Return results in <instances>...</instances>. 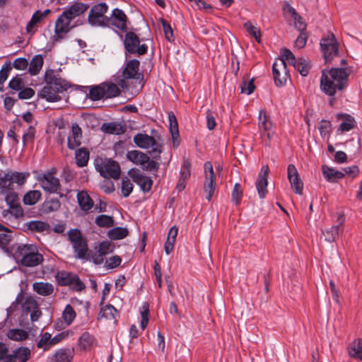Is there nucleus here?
Instances as JSON below:
<instances>
[{"label": "nucleus", "instance_id": "obj_48", "mask_svg": "<svg viewBox=\"0 0 362 362\" xmlns=\"http://www.w3.org/2000/svg\"><path fill=\"white\" fill-rule=\"evenodd\" d=\"M7 337L13 341H23L28 339V333L21 329H11L8 332Z\"/></svg>", "mask_w": 362, "mask_h": 362}, {"label": "nucleus", "instance_id": "obj_15", "mask_svg": "<svg viewBox=\"0 0 362 362\" xmlns=\"http://www.w3.org/2000/svg\"><path fill=\"white\" fill-rule=\"evenodd\" d=\"M69 19L64 13H62L56 21L54 28V41H59L64 38L71 29Z\"/></svg>", "mask_w": 362, "mask_h": 362}, {"label": "nucleus", "instance_id": "obj_20", "mask_svg": "<svg viewBox=\"0 0 362 362\" xmlns=\"http://www.w3.org/2000/svg\"><path fill=\"white\" fill-rule=\"evenodd\" d=\"M322 51L326 62L331 60L338 53V47L334 36L323 39L320 42Z\"/></svg>", "mask_w": 362, "mask_h": 362}, {"label": "nucleus", "instance_id": "obj_57", "mask_svg": "<svg viewBox=\"0 0 362 362\" xmlns=\"http://www.w3.org/2000/svg\"><path fill=\"white\" fill-rule=\"evenodd\" d=\"M98 250L105 256L113 252L114 246L110 241H103L100 243Z\"/></svg>", "mask_w": 362, "mask_h": 362}, {"label": "nucleus", "instance_id": "obj_1", "mask_svg": "<svg viewBox=\"0 0 362 362\" xmlns=\"http://www.w3.org/2000/svg\"><path fill=\"white\" fill-rule=\"evenodd\" d=\"M351 70L349 68H332L323 70L320 79L322 90L329 96H333L337 90L344 89L348 81Z\"/></svg>", "mask_w": 362, "mask_h": 362}, {"label": "nucleus", "instance_id": "obj_8", "mask_svg": "<svg viewBox=\"0 0 362 362\" xmlns=\"http://www.w3.org/2000/svg\"><path fill=\"white\" fill-rule=\"evenodd\" d=\"M108 6L105 3L94 5L90 10L88 16L89 24L93 26L105 27L110 25L109 18L105 16Z\"/></svg>", "mask_w": 362, "mask_h": 362}, {"label": "nucleus", "instance_id": "obj_9", "mask_svg": "<svg viewBox=\"0 0 362 362\" xmlns=\"http://www.w3.org/2000/svg\"><path fill=\"white\" fill-rule=\"evenodd\" d=\"M204 182L203 189L205 198L207 202L213 201V197L216 195V176L211 162H206L204 165Z\"/></svg>", "mask_w": 362, "mask_h": 362}, {"label": "nucleus", "instance_id": "obj_40", "mask_svg": "<svg viewBox=\"0 0 362 362\" xmlns=\"http://www.w3.org/2000/svg\"><path fill=\"white\" fill-rule=\"evenodd\" d=\"M12 355L15 361L27 362L30 358V350L28 347L21 346L13 351Z\"/></svg>", "mask_w": 362, "mask_h": 362}, {"label": "nucleus", "instance_id": "obj_47", "mask_svg": "<svg viewBox=\"0 0 362 362\" xmlns=\"http://www.w3.org/2000/svg\"><path fill=\"white\" fill-rule=\"evenodd\" d=\"M8 175H10V179L11 180L12 185L13 183H16L18 185H23L27 180V178L29 177L30 174L28 173H19V172H13V171H7Z\"/></svg>", "mask_w": 362, "mask_h": 362}, {"label": "nucleus", "instance_id": "obj_56", "mask_svg": "<svg viewBox=\"0 0 362 362\" xmlns=\"http://www.w3.org/2000/svg\"><path fill=\"white\" fill-rule=\"evenodd\" d=\"M74 332L69 329L58 333L54 337H52L53 346L66 339L69 336H72Z\"/></svg>", "mask_w": 362, "mask_h": 362}, {"label": "nucleus", "instance_id": "obj_36", "mask_svg": "<svg viewBox=\"0 0 362 362\" xmlns=\"http://www.w3.org/2000/svg\"><path fill=\"white\" fill-rule=\"evenodd\" d=\"M43 58L42 55L37 54L33 57L30 61L28 72L31 76H35L39 74L43 66Z\"/></svg>", "mask_w": 362, "mask_h": 362}, {"label": "nucleus", "instance_id": "obj_30", "mask_svg": "<svg viewBox=\"0 0 362 362\" xmlns=\"http://www.w3.org/2000/svg\"><path fill=\"white\" fill-rule=\"evenodd\" d=\"M349 356L362 361V339H354L347 347Z\"/></svg>", "mask_w": 362, "mask_h": 362}, {"label": "nucleus", "instance_id": "obj_17", "mask_svg": "<svg viewBox=\"0 0 362 362\" xmlns=\"http://www.w3.org/2000/svg\"><path fill=\"white\" fill-rule=\"evenodd\" d=\"M45 80L46 84L52 88V89L58 93L66 90L69 87V85L65 80L57 77L52 71L50 73H46Z\"/></svg>", "mask_w": 362, "mask_h": 362}, {"label": "nucleus", "instance_id": "obj_61", "mask_svg": "<svg viewBox=\"0 0 362 362\" xmlns=\"http://www.w3.org/2000/svg\"><path fill=\"white\" fill-rule=\"evenodd\" d=\"M319 130L320 135L323 137L326 136H329L331 131V123L327 120H322L320 122Z\"/></svg>", "mask_w": 362, "mask_h": 362}, {"label": "nucleus", "instance_id": "obj_22", "mask_svg": "<svg viewBox=\"0 0 362 362\" xmlns=\"http://www.w3.org/2000/svg\"><path fill=\"white\" fill-rule=\"evenodd\" d=\"M259 128L261 132H264L262 136H267L268 141H270L274 135V132L272 131V123L264 110L259 111Z\"/></svg>", "mask_w": 362, "mask_h": 362}, {"label": "nucleus", "instance_id": "obj_2", "mask_svg": "<svg viewBox=\"0 0 362 362\" xmlns=\"http://www.w3.org/2000/svg\"><path fill=\"white\" fill-rule=\"evenodd\" d=\"M13 256L16 262L25 267H34L42 264L44 257L33 244H17L13 247Z\"/></svg>", "mask_w": 362, "mask_h": 362}, {"label": "nucleus", "instance_id": "obj_37", "mask_svg": "<svg viewBox=\"0 0 362 362\" xmlns=\"http://www.w3.org/2000/svg\"><path fill=\"white\" fill-rule=\"evenodd\" d=\"M40 96L48 102H57L61 100L59 93L47 84L41 90Z\"/></svg>", "mask_w": 362, "mask_h": 362}, {"label": "nucleus", "instance_id": "obj_34", "mask_svg": "<svg viewBox=\"0 0 362 362\" xmlns=\"http://www.w3.org/2000/svg\"><path fill=\"white\" fill-rule=\"evenodd\" d=\"M89 151L86 148H80L75 152V160L78 167L86 166L89 160Z\"/></svg>", "mask_w": 362, "mask_h": 362}, {"label": "nucleus", "instance_id": "obj_62", "mask_svg": "<svg viewBox=\"0 0 362 362\" xmlns=\"http://www.w3.org/2000/svg\"><path fill=\"white\" fill-rule=\"evenodd\" d=\"M12 67L10 62L5 63L0 70V84H3L7 79Z\"/></svg>", "mask_w": 362, "mask_h": 362}, {"label": "nucleus", "instance_id": "obj_59", "mask_svg": "<svg viewBox=\"0 0 362 362\" xmlns=\"http://www.w3.org/2000/svg\"><path fill=\"white\" fill-rule=\"evenodd\" d=\"M24 299V296L22 291H21L16 296L15 301L7 308L8 315H11L15 310L18 309V305L22 303Z\"/></svg>", "mask_w": 362, "mask_h": 362}, {"label": "nucleus", "instance_id": "obj_63", "mask_svg": "<svg viewBox=\"0 0 362 362\" xmlns=\"http://www.w3.org/2000/svg\"><path fill=\"white\" fill-rule=\"evenodd\" d=\"M241 93H246L247 95H250L255 90V86L254 85L253 80L251 79L250 81H243L241 86Z\"/></svg>", "mask_w": 362, "mask_h": 362}, {"label": "nucleus", "instance_id": "obj_3", "mask_svg": "<svg viewBox=\"0 0 362 362\" xmlns=\"http://www.w3.org/2000/svg\"><path fill=\"white\" fill-rule=\"evenodd\" d=\"M88 88H89L88 98L93 101L115 98L121 93L119 87L112 82H104Z\"/></svg>", "mask_w": 362, "mask_h": 362}, {"label": "nucleus", "instance_id": "obj_60", "mask_svg": "<svg viewBox=\"0 0 362 362\" xmlns=\"http://www.w3.org/2000/svg\"><path fill=\"white\" fill-rule=\"evenodd\" d=\"M279 59H284V62H288L293 66L298 60L294 56V54L288 49H284L282 50L281 58Z\"/></svg>", "mask_w": 362, "mask_h": 362}, {"label": "nucleus", "instance_id": "obj_7", "mask_svg": "<svg viewBox=\"0 0 362 362\" xmlns=\"http://www.w3.org/2000/svg\"><path fill=\"white\" fill-rule=\"evenodd\" d=\"M36 180L40 183L44 190L50 193H56L60 187L59 180L54 176L55 170H50L44 173L34 171Z\"/></svg>", "mask_w": 362, "mask_h": 362}, {"label": "nucleus", "instance_id": "obj_24", "mask_svg": "<svg viewBox=\"0 0 362 362\" xmlns=\"http://www.w3.org/2000/svg\"><path fill=\"white\" fill-rule=\"evenodd\" d=\"M88 8L89 6L87 4L75 2L67 7L62 13L72 21L75 18L85 13Z\"/></svg>", "mask_w": 362, "mask_h": 362}, {"label": "nucleus", "instance_id": "obj_53", "mask_svg": "<svg viewBox=\"0 0 362 362\" xmlns=\"http://www.w3.org/2000/svg\"><path fill=\"white\" fill-rule=\"evenodd\" d=\"M9 176L8 172H6L4 175L0 177V192L1 193L12 189L13 185Z\"/></svg>", "mask_w": 362, "mask_h": 362}, {"label": "nucleus", "instance_id": "obj_33", "mask_svg": "<svg viewBox=\"0 0 362 362\" xmlns=\"http://www.w3.org/2000/svg\"><path fill=\"white\" fill-rule=\"evenodd\" d=\"M33 288L37 294L43 296H50L54 292L53 285L48 282H35Z\"/></svg>", "mask_w": 362, "mask_h": 362}, {"label": "nucleus", "instance_id": "obj_19", "mask_svg": "<svg viewBox=\"0 0 362 362\" xmlns=\"http://www.w3.org/2000/svg\"><path fill=\"white\" fill-rule=\"evenodd\" d=\"M287 175L293 190L296 194H300L303 191V183L300 179L298 170L293 164L288 165Z\"/></svg>", "mask_w": 362, "mask_h": 362}, {"label": "nucleus", "instance_id": "obj_14", "mask_svg": "<svg viewBox=\"0 0 362 362\" xmlns=\"http://www.w3.org/2000/svg\"><path fill=\"white\" fill-rule=\"evenodd\" d=\"M336 226L322 230V233L325 235V240L329 243L336 241L338 238L339 235L344 231L343 225L345 222V215L344 211H339L337 213Z\"/></svg>", "mask_w": 362, "mask_h": 362}, {"label": "nucleus", "instance_id": "obj_4", "mask_svg": "<svg viewBox=\"0 0 362 362\" xmlns=\"http://www.w3.org/2000/svg\"><path fill=\"white\" fill-rule=\"evenodd\" d=\"M68 240L71 243L76 257L78 259L88 260L89 252L87 240L78 228L70 229L67 233Z\"/></svg>", "mask_w": 362, "mask_h": 362}, {"label": "nucleus", "instance_id": "obj_52", "mask_svg": "<svg viewBox=\"0 0 362 362\" xmlns=\"http://www.w3.org/2000/svg\"><path fill=\"white\" fill-rule=\"evenodd\" d=\"M191 163L188 158H184L180 169V178L188 180L191 175Z\"/></svg>", "mask_w": 362, "mask_h": 362}, {"label": "nucleus", "instance_id": "obj_38", "mask_svg": "<svg viewBox=\"0 0 362 362\" xmlns=\"http://www.w3.org/2000/svg\"><path fill=\"white\" fill-rule=\"evenodd\" d=\"M27 228L31 232L44 233L49 232L50 226L47 223L44 221H31L28 223Z\"/></svg>", "mask_w": 362, "mask_h": 362}, {"label": "nucleus", "instance_id": "obj_39", "mask_svg": "<svg viewBox=\"0 0 362 362\" xmlns=\"http://www.w3.org/2000/svg\"><path fill=\"white\" fill-rule=\"evenodd\" d=\"M102 129L106 133L119 135L125 132V127L119 122H110L103 124Z\"/></svg>", "mask_w": 362, "mask_h": 362}, {"label": "nucleus", "instance_id": "obj_55", "mask_svg": "<svg viewBox=\"0 0 362 362\" xmlns=\"http://www.w3.org/2000/svg\"><path fill=\"white\" fill-rule=\"evenodd\" d=\"M35 137V129L33 126H30L23 135V145L33 144Z\"/></svg>", "mask_w": 362, "mask_h": 362}, {"label": "nucleus", "instance_id": "obj_49", "mask_svg": "<svg viewBox=\"0 0 362 362\" xmlns=\"http://www.w3.org/2000/svg\"><path fill=\"white\" fill-rule=\"evenodd\" d=\"M62 317L65 323L70 325L76 317V310L70 304H68L63 311Z\"/></svg>", "mask_w": 362, "mask_h": 362}, {"label": "nucleus", "instance_id": "obj_27", "mask_svg": "<svg viewBox=\"0 0 362 362\" xmlns=\"http://www.w3.org/2000/svg\"><path fill=\"white\" fill-rule=\"evenodd\" d=\"M8 209H4L2 216L7 221H13L23 217L24 211L21 205H8Z\"/></svg>", "mask_w": 362, "mask_h": 362}, {"label": "nucleus", "instance_id": "obj_58", "mask_svg": "<svg viewBox=\"0 0 362 362\" xmlns=\"http://www.w3.org/2000/svg\"><path fill=\"white\" fill-rule=\"evenodd\" d=\"M244 27L252 36H253L257 42L260 41V30L255 26H254L250 21L245 22L244 23Z\"/></svg>", "mask_w": 362, "mask_h": 362}, {"label": "nucleus", "instance_id": "obj_43", "mask_svg": "<svg viewBox=\"0 0 362 362\" xmlns=\"http://www.w3.org/2000/svg\"><path fill=\"white\" fill-rule=\"evenodd\" d=\"M168 120L170 124V131L173 139V144L175 146H177L178 144H176L175 139L179 135L178 124L176 117L173 112H168Z\"/></svg>", "mask_w": 362, "mask_h": 362}, {"label": "nucleus", "instance_id": "obj_35", "mask_svg": "<svg viewBox=\"0 0 362 362\" xmlns=\"http://www.w3.org/2000/svg\"><path fill=\"white\" fill-rule=\"evenodd\" d=\"M117 313V310L112 305L108 303L100 308L98 319L105 318L110 320H116Z\"/></svg>", "mask_w": 362, "mask_h": 362}, {"label": "nucleus", "instance_id": "obj_50", "mask_svg": "<svg viewBox=\"0 0 362 362\" xmlns=\"http://www.w3.org/2000/svg\"><path fill=\"white\" fill-rule=\"evenodd\" d=\"M95 223L99 227L110 228L114 226L115 221L112 216L102 214L96 217Z\"/></svg>", "mask_w": 362, "mask_h": 362}, {"label": "nucleus", "instance_id": "obj_54", "mask_svg": "<svg viewBox=\"0 0 362 362\" xmlns=\"http://www.w3.org/2000/svg\"><path fill=\"white\" fill-rule=\"evenodd\" d=\"M39 306L37 301L33 297H27L24 302L22 303V308L26 313H30L31 310L37 308Z\"/></svg>", "mask_w": 362, "mask_h": 362}, {"label": "nucleus", "instance_id": "obj_41", "mask_svg": "<svg viewBox=\"0 0 362 362\" xmlns=\"http://www.w3.org/2000/svg\"><path fill=\"white\" fill-rule=\"evenodd\" d=\"M78 313H83L85 315H88L90 303L88 301H83L76 298H72L71 299L70 304Z\"/></svg>", "mask_w": 362, "mask_h": 362}, {"label": "nucleus", "instance_id": "obj_42", "mask_svg": "<svg viewBox=\"0 0 362 362\" xmlns=\"http://www.w3.org/2000/svg\"><path fill=\"white\" fill-rule=\"evenodd\" d=\"M11 240V231L0 224V247L7 251V247Z\"/></svg>", "mask_w": 362, "mask_h": 362}, {"label": "nucleus", "instance_id": "obj_16", "mask_svg": "<svg viewBox=\"0 0 362 362\" xmlns=\"http://www.w3.org/2000/svg\"><path fill=\"white\" fill-rule=\"evenodd\" d=\"M269 173V166L267 165H263L255 182L256 189L258 195L261 199L264 198L268 193L267 186Z\"/></svg>", "mask_w": 362, "mask_h": 362}, {"label": "nucleus", "instance_id": "obj_46", "mask_svg": "<svg viewBox=\"0 0 362 362\" xmlns=\"http://www.w3.org/2000/svg\"><path fill=\"white\" fill-rule=\"evenodd\" d=\"M296 69L303 76H306L310 71V65L308 60L303 58H298L295 64L293 65Z\"/></svg>", "mask_w": 362, "mask_h": 362}, {"label": "nucleus", "instance_id": "obj_13", "mask_svg": "<svg viewBox=\"0 0 362 362\" xmlns=\"http://www.w3.org/2000/svg\"><path fill=\"white\" fill-rule=\"evenodd\" d=\"M274 83L277 86H283L289 78L288 70L284 59H276L272 66Z\"/></svg>", "mask_w": 362, "mask_h": 362}, {"label": "nucleus", "instance_id": "obj_26", "mask_svg": "<svg viewBox=\"0 0 362 362\" xmlns=\"http://www.w3.org/2000/svg\"><path fill=\"white\" fill-rule=\"evenodd\" d=\"M51 13L49 9H45L44 11H37L32 16L31 19L28 23L25 30L28 33H33L36 30L37 25Z\"/></svg>", "mask_w": 362, "mask_h": 362}, {"label": "nucleus", "instance_id": "obj_28", "mask_svg": "<svg viewBox=\"0 0 362 362\" xmlns=\"http://www.w3.org/2000/svg\"><path fill=\"white\" fill-rule=\"evenodd\" d=\"M96 344L97 340L95 337L88 332L82 333L78 339V345L83 351L90 350Z\"/></svg>", "mask_w": 362, "mask_h": 362}, {"label": "nucleus", "instance_id": "obj_51", "mask_svg": "<svg viewBox=\"0 0 362 362\" xmlns=\"http://www.w3.org/2000/svg\"><path fill=\"white\" fill-rule=\"evenodd\" d=\"M41 196L40 190H30L23 197V204H37Z\"/></svg>", "mask_w": 362, "mask_h": 362}, {"label": "nucleus", "instance_id": "obj_5", "mask_svg": "<svg viewBox=\"0 0 362 362\" xmlns=\"http://www.w3.org/2000/svg\"><path fill=\"white\" fill-rule=\"evenodd\" d=\"M95 166L96 170L105 178L117 180L120 176V167L115 160L98 158L95 160Z\"/></svg>", "mask_w": 362, "mask_h": 362}, {"label": "nucleus", "instance_id": "obj_32", "mask_svg": "<svg viewBox=\"0 0 362 362\" xmlns=\"http://www.w3.org/2000/svg\"><path fill=\"white\" fill-rule=\"evenodd\" d=\"M322 170L325 178L329 182H334L344 177L342 170H337L327 165H323Z\"/></svg>", "mask_w": 362, "mask_h": 362}, {"label": "nucleus", "instance_id": "obj_11", "mask_svg": "<svg viewBox=\"0 0 362 362\" xmlns=\"http://www.w3.org/2000/svg\"><path fill=\"white\" fill-rule=\"evenodd\" d=\"M124 45L126 51L130 54L143 55L148 52V46L141 44L139 37L133 32H127Z\"/></svg>", "mask_w": 362, "mask_h": 362}, {"label": "nucleus", "instance_id": "obj_31", "mask_svg": "<svg viewBox=\"0 0 362 362\" xmlns=\"http://www.w3.org/2000/svg\"><path fill=\"white\" fill-rule=\"evenodd\" d=\"M74 351L69 348H62L56 351L52 356L54 362H71Z\"/></svg>", "mask_w": 362, "mask_h": 362}, {"label": "nucleus", "instance_id": "obj_64", "mask_svg": "<svg viewBox=\"0 0 362 362\" xmlns=\"http://www.w3.org/2000/svg\"><path fill=\"white\" fill-rule=\"evenodd\" d=\"M133 184L131 181L126 178L122 181V193L124 197H128L133 189Z\"/></svg>", "mask_w": 362, "mask_h": 362}, {"label": "nucleus", "instance_id": "obj_44", "mask_svg": "<svg viewBox=\"0 0 362 362\" xmlns=\"http://www.w3.org/2000/svg\"><path fill=\"white\" fill-rule=\"evenodd\" d=\"M52 346V334L49 332L42 334L40 339L37 342V347L47 351Z\"/></svg>", "mask_w": 362, "mask_h": 362}, {"label": "nucleus", "instance_id": "obj_18", "mask_svg": "<svg viewBox=\"0 0 362 362\" xmlns=\"http://www.w3.org/2000/svg\"><path fill=\"white\" fill-rule=\"evenodd\" d=\"M110 25L121 31L127 30V17L124 12L119 8H115L109 18Z\"/></svg>", "mask_w": 362, "mask_h": 362}, {"label": "nucleus", "instance_id": "obj_45", "mask_svg": "<svg viewBox=\"0 0 362 362\" xmlns=\"http://www.w3.org/2000/svg\"><path fill=\"white\" fill-rule=\"evenodd\" d=\"M107 235L111 240H121L128 235V230L125 228L115 227L108 231Z\"/></svg>", "mask_w": 362, "mask_h": 362}, {"label": "nucleus", "instance_id": "obj_29", "mask_svg": "<svg viewBox=\"0 0 362 362\" xmlns=\"http://www.w3.org/2000/svg\"><path fill=\"white\" fill-rule=\"evenodd\" d=\"M127 158L137 165L144 166L148 161L147 154L136 150L129 151L127 153Z\"/></svg>", "mask_w": 362, "mask_h": 362}, {"label": "nucleus", "instance_id": "obj_12", "mask_svg": "<svg viewBox=\"0 0 362 362\" xmlns=\"http://www.w3.org/2000/svg\"><path fill=\"white\" fill-rule=\"evenodd\" d=\"M140 62L137 59H131L125 65L123 71L122 76L124 79H121L118 81V84L120 87L124 88L127 87L124 79H136L139 80L143 77L142 74L139 71Z\"/></svg>", "mask_w": 362, "mask_h": 362}, {"label": "nucleus", "instance_id": "obj_6", "mask_svg": "<svg viewBox=\"0 0 362 362\" xmlns=\"http://www.w3.org/2000/svg\"><path fill=\"white\" fill-rule=\"evenodd\" d=\"M55 279L59 286H67L74 291L80 292L86 288L85 284L81 281L79 276L73 272L59 271L55 275Z\"/></svg>", "mask_w": 362, "mask_h": 362}, {"label": "nucleus", "instance_id": "obj_21", "mask_svg": "<svg viewBox=\"0 0 362 362\" xmlns=\"http://www.w3.org/2000/svg\"><path fill=\"white\" fill-rule=\"evenodd\" d=\"M131 177L133 181L136 183L144 192H149L152 187L153 180L148 176L144 175L139 170H132L131 173Z\"/></svg>", "mask_w": 362, "mask_h": 362}, {"label": "nucleus", "instance_id": "obj_23", "mask_svg": "<svg viewBox=\"0 0 362 362\" xmlns=\"http://www.w3.org/2000/svg\"><path fill=\"white\" fill-rule=\"evenodd\" d=\"M82 129L77 123H73L71 131L68 136L67 146L69 149H75L81 145Z\"/></svg>", "mask_w": 362, "mask_h": 362}, {"label": "nucleus", "instance_id": "obj_25", "mask_svg": "<svg viewBox=\"0 0 362 362\" xmlns=\"http://www.w3.org/2000/svg\"><path fill=\"white\" fill-rule=\"evenodd\" d=\"M338 120H341V123L337 129L339 134H343L353 129L356 126L354 118L348 114L339 113L336 115Z\"/></svg>", "mask_w": 362, "mask_h": 362}, {"label": "nucleus", "instance_id": "obj_10", "mask_svg": "<svg viewBox=\"0 0 362 362\" xmlns=\"http://www.w3.org/2000/svg\"><path fill=\"white\" fill-rule=\"evenodd\" d=\"M135 144L141 148H151L153 157H157L162 152V146L153 136L146 134H137L134 137Z\"/></svg>", "mask_w": 362, "mask_h": 362}]
</instances>
